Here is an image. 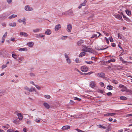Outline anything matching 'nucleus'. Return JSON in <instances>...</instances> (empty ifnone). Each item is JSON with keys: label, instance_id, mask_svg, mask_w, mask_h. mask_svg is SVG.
<instances>
[{"label": "nucleus", "instance_id": "nucleus-61", "mask_svg": "<svg viewBox=\"0 0 132 132\" xmlns=\"http://www.w3.org/2000/svg\"><path fill=\"white\" fill-rule=\"evenodd\" d=\"M78 132H83V131H82L80 129H75Z\"/></svg>", "mask_w": 132, "mask_h": 132}, {"label": "nucleus", "instance_id": "nucleus-52", "mask_svg": "<svg viewBox=\"0 0 132 132\" xmlns=\"http://www.w3.org/2000/svg\"><path fill=\"white\" fill-rule=\"evenodd\" d=\"M98 92L100 93L101 94H102L103 93V90L101 89H98Z\"/></svg>", "mask_w": 132, "mask_h": 132}, {"label": "nucleus", "instance_id": "nucleus-62", "mask_svg": "<svg viewBox=\"0 0 132 132\" xmlns=\"http://www.w3.org/2000/svg\"><path fill=\"white\" fill-rule=\"evenodd\" d=\"M100 85H101V86L102 87H103L104 86V83L102 82H101L100 83Z\"/></svg>", "mask_w": 132, "mask_h": 132}, {"label": "nucleus", "instance_id": "nucleus-7", "mask_svg": "<svg viewBox=\"0 0 132 132\" xmlns=\"http://www.w3.org/2000/svg\"><path fill=\"white\" fill-rule=\"evenodd\" d=\"M97 76L99 77L103 78L105 77V74L102 72L98 73L97 74Z\"/></svg>", "mask_w": 132, "mask_h": 132}, {"label": "nucleus", "instance_id": "nucleus-54", "mask_svg": "<svg viewBox=\"0 0 132 132\" xmlns=\"http://www.w3.org/2000/svg\"><path fill=\"white\" fill-rule=\"evenodd\" d=\"M109 40H110V41L111 42H113V39L112 38V37H109Z\"/></svg>", "mask_w": 132, "mask_h": 132}, {"label": "nucleus", "instance_id": "nucleus-33", "mask_svg": "<svg viewBox=\"0 0 132 132\" xmlns=\"http://www.w3.org/2000/svg\"><path fill=\"white\" fill-rule=\"evenodd\" d=\"M86 2L87 1L86 0H85L83 3L81 4H80L82 6H85L86 5Z\"/></svg>", "mask_w": 132, "mask_h": 132}, {"label": "nucleus", "instance_id": "nucleus-60", "mask_svg": "<svg viewBox=\"0 0 132 132\" xmlns=\"http://www.w3.org/2000/svg\"><path fill=\"white\" fill-rule=\"evenodd\" d=\"M105 38L106 40V42L108 43L109 44V41L108 39L106 37H105Z\"/></svg>", "mask_w": 132, "mask_h": 132}, {"label": "nucleus", "instance_id": "nucleus-24", "mask_svg": "<svg viewBox=\"0 0 132 132\" xmlns=\"http://www.w3.org/2000/svg\"><path fill=\"white\" fill-rule=\"evenodd\" d=\"M16 16H17V15L13 14V15H12L11 16H9V19H10L12 18L16 17Z\"/></svg>", "mask_w": 132, "mask_h": 132}, {"label": "nucleus", "instance_id": "nucleus-3", "mask_svg": "<svg viewBox=\"0 0 132 132\" xmlns=\"http://www.w3.org/2000/svg\"><path fill=\"white\" fill-rule=\"evenodd\" d=\"M24 9L25 10L29 11L33 10V8L29 5H27L25 6Z\"/></svg>", "mask_w": 132, "mask_h": 132}, {"label": "nucleus", "instance_id": "nucleus-26", "mask_svg": "<svg viewBox=\"0 0 132 132\" xmlns=\"http://www.w3.org/2000/svg\"><path fill=\"white\" fill-rule=\"evenodd\" d=\"M16 23L15 22L11 23L9 24L10 26L12 27H15L16 26Z\"/></svg>", "mask_w": 132, "mask_h": 132}, {"label": "nucleus", "instance_id": "nucleus-36", "mask_svg": "<svg viewBox=\"0 0 132 132\" xmlns=\"http://www.w3.org/2000/svg\"><path fill=\"white\" fill-rule=\"evenodd\" d=\"M44 97L47 99H50L51 98L50 96L48 95H45Z\"/></svg>", "mask_w": 132, "mask_h": 132}, {"label": "nucleus", "instance_id": "nucleus-17", "mask_svg": "<svg viewBox=\"0 0 132 132\" xmlns=\"http://www.w3.org/2000/svg\"><path fill=\"white\" fill-rule=\"evenodd\" d=\"M51 33V30L50 29H47L45 32V34L46 35H50Z\"/></svg>", "mask_w": 132, "mask_h": 132}, {"label": "nucleus", "instance_id": "nucleus-46", "mask_svg": "<svg viewBox=\"0 0 132 132\" xmlns=\"http://www.w3.org/2000/svg\"><path fill=\"white\" fill-rule=\"evenodd\" d=\"M3 127L4 128H6L7 129H8L9 127V125L8 124H7L6 126H4Z\"/></svg>", "mask_w": 132, "mask_h": 132}, {"label": "nucleus", "instance_id": "nucleus-48", "mask_svg": "<svg viewBox=\"0 0 132 132\" xmlns=\"http://www.w3.org/2000/svg\"><path fill=\"white\" fill-rule=\"evenodd\" d=\"M74 99L76 100L80 101L81 100V99L78 98L77 97H75L74 98Z\"/></svg>", "mask_w": 132, "mask_h": 132}, {"label": "nucleus", "instance_id": "nucleus-10", "mask_svg": "<svg viewBox=\"0 0 132 132\" xmlns=\"http://www.w3.org/2000/svg\"><path fill=\"white\" fill-rule=\"evenodd\" d=\"M61 27V25L59 24H57L56 25L55 28V31H57Z\"/></svg>", "mask_w": 132, "mask_h": 132}, {"label": "nucleus", "instance_id": "nucleus-53", "mask_svg": "<svg viewBox=\"0 0 132 132\" xmlns=\"http://www.w3.org/2000/svg\"><path fill=\"white\" fill-rule=\"evenodd\" d=\"M30 75L31 77H34L35 76V75L33 73H30Z\"/></svg>", "mask_w": 132, "mask_h": 132}, {"label": "nucleus", "instance_id": "nucleus-37", "mask_svg": "<svg viewBox=\"0 0 132 132\" xmlns=\"http://www.w3.org/2000/svg\"><path fill=\"white\" fill-rule=\"evenodd\" d=\"M108 48V47H105V48L103 47L102 48H97V49H96V50H98V51H99L100 50H105V49L107 48Z\"/></svg>", "mask_w": 132, "mask_h": 132}, {"label": "nucleus", "instance_id": "nucleus-2", "mask_svg": "<svg viewBox=\"0 0 132 132\" xmlns=\"http://www.w3.org/2000/svg\"><path fill=\"white\" fill-rule=\"evenodd\" d=\"M64 56L66 59L67 62L68 64H70L71 63V60L69 58L68 55L66 53L64 54Z\"/></svg>", "mask_w": 132, "mask_h": 132}, {"label": "nucleus", "instance_id": "nucleus-9", "mask_svg": "<svg viewBox=\"0 0 132 132\" xmlns=\"http://www.w3.org/2000/svg\"><path fill=\"white\" fill-rule=\"evenodd\" d=\"M43 105L47 109H49L50 108V106L48 103L44 102L43 103Z\"/></svg>", "mask_w": 132, "mask_h": 132}, {"label": "nucleus", "instance_id": "nucleus-15", "mask_svg": "<svg viewBox=\"0 0 132 132\" xmlns=\"http://www.w3.org/2000/svg\"><path fill=\"white\" fill-rule=\"evenodd\" d=\"M20 35L23 36L25 37H27L28 36V34L25 32H20Z\"/></svg>", "mask_w": 132, "mask_h": 132}, {"label": "nucleus", "instance_id": "nucleus-51", "mask_svg": "<svg viewBox=\"0 0 132 132\" xmlns=\"http://www.w3.org/2000/svg\"><path fill=\"white\" fill-rule=\"evenodd\" d=\"M24 88L25 89L27 90L29 92L30 88L27 86H26L24 87Z\"/></svg>", "mask_w": 132, "mask_h": 132}, {"label": "nucleus", "instance_id": "nucleus-32", "mask_svg": "<svg viewBox=\"0 0 132 132\" xmlns=\"http://www.w3.org/2000/svg\"><path fill=\"white\" fill-rule=\"evenodd\" d=\"M120 99L122 100H127V98L125 96H121L120 97Z\"/></svg>", "mask_w": 132, "mask_h": 132}, {"label": "nucleus", "instance_id": "nucleus-4", "mask_svg": "<svg viewBox=\"0 0 132 132\" xmlns=\"http://www.w3.org/2000/svg\"><path fill=\"white\" fill-rule=\"evenodd\" d=\"M81 69L82 72H85L88 71V68L86 67L85 66H82Z\"/></svg>", "mask_w": 132, "mask_h": 132}, {"label": "nucleus", "instance_id": "nucleus-57", "mask_svg": "<svg viewBox=\"0 0 132 132\" xmlns=\"http://www.w3.org/2000/svg\"><path fill=\"white\" fill-rule=\"evenodd\" d=\"M107 95L109 96H110L112 95V93L110 92H109L108 93H107Z\"/></svg>", "mask_w": 132, "mask_h": 132}, {"label": "nucleus", "instance_id": "nucleus-41", "mask_svg": "<svg viewBox=\"0 0 132 132\" xmlns=\"http://www.w3.org/2000/svg\"><path fill=\"white\" fill-rule=\"evenodd\" d=\"M85 62L88 64H92V63H93V62L92 61H85Z\"/></svg>", "mask_w": 132, "mask_h": 132}, {"label": "nucleus", "instance_id": "nucleus-64", "mask_svg": "<svg viewBox=\"0 0 132 132\" xmlns=\"http://www.w3.org/2000/svg\"><path fill=\"white\" fill-rule=\"evenodd\" d=\"M111 45L113 47H115L116 46V44L114 43H111Z\"/></svg>", "mask_w": 132, "mask_h": 132}, {"label": "nucleus", "instance_id": "nucleus-5", "mask_svg": "<svg viewBox=\"0 0 132 132\" xmlns=\"http://www.w3.org/2000/svg\"><path fill=\"white\" fill-rule=\"evenodd\" d=\"M72 28V26L70 24H68L67 25V30L69 32H71Z\"/></svg>", "mask_w": 132, "mask_h": 132}, {"label": "nucleus", "instance_id": "nucleus-63", "mask_svg": "<svg viewBox=\"0 0 132 132\" xmlns=\"http://www.w3.org/2000/svg\"><path fill=\"white\" fill-rule=\"evenodd\" d=\"M2 26H5L6 24V23L5 22H4V23H2Z\"/></svg>", "mask_w": 132, "mask_h": 132}, {"label": "nucleus", "instance_id": "nucleus-13", "mask_svg": "<svg viewBox=\"0 0 132 132\" xmlns=\"http://www.w3.org/2000/svg\"><path fill=\"white\" fill-rule=\"evenodd\" d=\"M17 116L18 119L20 120H21L23 118V116L22 115L21 113H19L17 114Z\"/></svg>", "mask_w": 132, "mask_h": 132}, {"label": "nucleus", "instance_id": "nucleus-19", "mask_svg": "<svg viewBox=\"0 0 132 132\" xmlns=\"http://www.w3.org/2000/svg\"><path fill=\"white\" fill-rule=\"evenodd\" d=\"M123 18L125 20H126V21H127L128 22H131L130 20L127 17H126V16H125L124 15H123Z\"/></svg>", "mask_w": 132, "mask_h": 132}, {"label": "nucleus", "instance_id": "nucleus-43", "mask_svg": "<svg viewBox=\"0 0 132 132\" xmlns=\"http://www.w3.org/2000/svg\"><path fill=\"white\" fill-rule=\"evenodd\" d=\"M119 87H120L122 88H125V87L123 85H122L121 84H120Z\"/></svg>", "mask_w": 132, "mask_h": 132}, {"label": "nucleus", "instance_id": "nucleus-22", "mask_svg": "<svg viewBox=\"0 0 132 132\" xmlns=\"http://www.w3.org/2000/svg\"><path fill=\"white\" fill-rule=\"evenodd\" d=\"M45 36L44 35H42L40 34H39L37 35L36 37L37 38L41 37L42 38Z\"/></svg>", "mask_w": 132, "mask_h": 132}, {"label": "nucleus", "instance_id": "nucleus-11", "mask_svg": "<svg viewBox=\"0 0 132 132\" xmlns=\"http://www.w3.org/2000/svg\"><path fill=\"white\" fill-rule=\"evenodd\" d=\"M84 43L83 40H80L77 43V44L78 46L81 45Z\"/></svg>", "mask_w": 132, "mask_h": 132}, {"label": "nucleus", "instance_id": "nucleus-40", "mask_svg": "<svg viewBox=\"0 0 132 132\" xmlns=\"http://www.w3.org/2000/svg\"><path fill=\"white\" fill-rule=\"evenodd\" d=\"M118 37L119 38H120V39H122V34H120V33H118Z\"/></svg>", "mask_w": 132, "mask_h": 132}, {"label": "nucleus", "instance_id": "nucleus-29", "mask_svg": "<svg viewBox=\"0 0 132 132\" xmlns=\"http://www.w3.org/2000/svg\"><path fill=\"white\" fill-rule=\"evenodd\" d=\"M126 14L128 15H130L131 13V11L128 10H126Z\"/></svg>", "mask_w": 132, "mask_h": 132}, {"label": "nucleus", "instance_id": "nucleus-56", "mask_svg": "<svg viewBox=\"0 0 132 132\" xmlns=\"http://www.w3.org/2000/svg\"><path fill=\"white\" fill-rule=\"evenodd\" d=\"M7 66V65H3L2 67V69H3L5 68Z\"/></svg>", "mask_w": 132, "mask_h": 132}, {"label": "nucleus", "instance_id": "nucleus-31", "mask_svg": "<svg viewBox=\"0 0 132 132\" xmlns=\"http://www.w3.org/2000/svg\"><path fill=\"white\" fill-rule=\"evenodd\" d=\"M39 30L40 29L38 28L33 30V32H38L39 31Z\"/></svg>", "mask_w": 132, "mask_h": 132}, {"label": "nucleus", "instance_id": "nucleus-27", "mask_svg": "<svg viewBox=\"0 0 132 132\" xmlns=\"http://www.w3.org/2000/svg\"><path fill=\"white\" fill-rule=\"evenodd\" d=\"M116 18L119 19L120 20L122 19V16L119 14H118L115 15Z\"/></svg>", "mask_w": 132, "mask_h": 132}, {"label": "nucleus", "instance_id": "nucleus-14", "mask_svg": "<svg viewBox=\"0 0 132 132\" xmlns=\"http://www.w3.org/2000/svg\"><path fill=\"white\" fill-rule=\"evenodd\" d=\"M95 86V82L94 81H92L90 84V86L92 87L93 88Z\"/></svg>", "mask_w": 132, "mask_h": 132}, {"label": "nucleus", "instance_id": "nucleus-16", "mask_svg": "<svg viewBox=\"0 0 132 132\" xmlns=\"http://www.w3.org/2000/svg\"><path fill=\"white\" fill-rule=\"evenodd\" d=\"M18 50L20 51H27V49L26 48H19Z\"/></svg>", "mask_w": 132, "mask_h": 132}, {"label": "nucleus", "instance_id": "nucleus-18", "mask_svg": "<svg viewBox=\"0 0 132 132\" xmlns=\"http://www.w3.org/2000/svg\"><path fill=\"white\" fill-rule=\"evenodd\" d=\"M29 47H32L34 45V43L32 42H29L27 43Z\"/></svg>", "mask_w": 132, "mask_h": 132}, {"label": "nucleus", "instance_id": "nucleus-23", "mask_svg": "<svg viewBox=\"0 0 132 132\" xmlns=\"http://www.w3.org/2000/svg\"><path fill=\"white\" fill-rule=\"evenodd\" d=\"M68 12V15H73V11L71 10H70L68 11H67Z\"/></svg>", "mask_w": 132, "mask_h": 132}, {"label": "nucleus", "instance_id": "nucleus-50", "mask_svg": "<svg viewBox=\"0 0 132 132\" xmlns=\"http://www.w3.org/2000/svg\"><path fill=\"white\" fill-rule=\"evenodd\" d=\"M27 123L28 125H30L31 123V121L30 120H28L27 121Z\"/></svg>", "mask_w": 132, "mask_h": 132}, {"label": "nucleus", "instance_id": "nucleus-44", "mask_svg": "<svg viewBox=\"0 0 132 132\" xmlns=\"http://www.w3.org/2000/svg\"><path fill=\"white\" fill-rule=\"evenodd\" d=\"M68 12L67 11L66 12H63L62 13V15H68Z\"/></svg>", "mask_w": 132, "mask_h": 132}, {"label": "nucleus", "instance_id": "nucleus-12", "mask_svg": "<svg viewBox=\"0 0 132 132\" xmlns=\"http://www.w3.org/2000/svg\"><path fill=\"white\" fill-rule=\"evenodd\" d=\"M70 128V127L67 125L63 126L62 128V129L63 130H65L68 129Z\"/></svg>", "mask_w": 132, "mask_h": 132}, {"label": "nucleus", "instance_id": "nucleus-49", "mask_svg": "<svg viewBox=\"0 0 132 132\" xmlns=\"http://www.w3.org/2000/svg\"><path fill=\"white\" fill-rule=\"evenodd\" d=\"M112 82L115 84H117L118 83L117 81L116 80H112Z\"/></svg>", "mask_w": 132, "mask_h": 132}, {"label": "nucleus", "instance_id": "nucleus-55", "mask_svg": "<svg viewBox=\"0 0 132 132\" xmlns=\"http://www.w3.org/2000/svg\"><path fill=\"white\" fill-rule=\"evenodd\" d=\"M93 73V72H88V73H84V74L85 75H90L92 73Z\"/></svg>", "mask_w": 132, "mask_h": 132}, {"label": "nucleus", "instance_id": "nucleus-42", "mask_svg": "<svg viewBox=\"0 0 132 132\" xmlns=\"http://www.w3.org/2000/svg\"><path fill=\"white\" fill-rule=\"evenodd\" d=\"M35 121L37 122H40V119L39 118L35 119Z\"/></svg>", "mask_w": 132, "mask_h": 132}, {"label": "nucleus", "instance_id": "nucleus-1", "mask_svg": "<svg viewBox=\"0 0 132 132\" xmlns=\"http://www.w3.org/2000/svg\"><path fill=\"white\" fill-rule=\"evenodd\" d=\"M82 51L84 52H92V48H90L89 46H86L85 45H82Z\"/></svg>", "mask_w": 132, "mask_h": 132}, {"label": "nucleus", "instance_id": "nucleus-28", "mask_svg": "<svg viewBox=\"0 0 132 132\" xmlns=\"http://www.w3.org/2000/svg\"><path fill=\"white\" fill-rule=\"evenodd\" d=\"M113 86L111 85H108L107 87V89L109 90H111L112 89Z\"/></svg>", "mask_w": 132, "mask_h": 132}, {"label": "nucleus", "instance_id": "nucleus-45", "mask_svg": "<svg viewBox=\"0 0 132 132\" xmlns=\"http://www.w3.org/2000/svg\"><path fill=\"white\" fill-rule=\"evenodd\" d=\"M67 38V36H62L61 37L62 39V40H64L66 38Z\"/></svg>", "mask_w": 132, "mask_h": 132}, {"label": "nucleus", "instance_id": "nucleus-21", "mask_svg": "<svg viewBox=\"0 0 132 132\" xmlns=\"http://www.w3.org/2000/svg\"><path fill=\"white\" fill-rule=\"evenodd\" d=\"M115 61V60L114 59L112 58L110 60H108V61H107L106 62L107 63L108 62L109 63H110L111 62H114Z\"/></svg>", "mask_w": 132, "mask_h": 132}, {"label": "nucleus", "instance_id": "nucleus-35", "mask_svg": "<svg viewBox=\"0 0 132 132\" xmlns=\"http://www.w3.org/2000/svg\"><path fill=\"white\" fill-rule=\"evenodd\" d=\"M12 56L15 59H16L18 58V56L17 55L15 54H12Z\"/></svg>", "mask_w": 132, "mask_h": 132}, {"label": "nucleus", "instance_id": "nucleus-30", "mask_svg": "<svg viewBox=\"0 0 132 132\" xmlns=\"http://www.w3.org/2000/svg\"><path fill=\"white\" fill-rule=\"evenodd\" d=\"M9 15V14L8 13H6L4 14H3L2 16L3 17V18H5L7 17Z\"/></svg>", "mask_w": 132, "mask_h": 132}, {"label": "nucleus", "instance_id": "nucleus-8", "mask_svg": "<svg viewBox=\"0 0 132 132\" xmlns=\"http://www.w3.org/2000/svg\"><path fill=\"white\" fill-rule=\"evenodd\" d=\"M116 114L115 113H109L105 114H104V116H112L115 115Z\"/></svg>", "mask_w": 132, "mask_h": 132}, {"label": "nucleus", "instance_id": "nucleus-25", "mask_svg": "<svg viewBox=\"0 0 132 132\" xmlns=\"http://www.w3.org/2000/svg\"><path fill=\"white\" fill-rule=\"evenodd\" d=\"M36 91V89L35 88L33 87H31L30 89L29 92H32L33 91Z\"/></svg>", "mask_w": 132, "mask_h": 132}, {"label": "nucleus", "instance_id": "nucleus-6", "mask_svg": "<svg viewBox=\"0 0 132 132\" xmlns=\"http://www.w3.org/2000/svg\"><path fill=\"white\" fill-rule=\"evenodd\" d=\"M26 20L25 18H23L22 20H21L19 19L18 20V21L20 22H22L23 24H26Z\"/></svg>", "mask_w": 132, "mask_h": 132}, {"label": "nucleus", "instance_id": "nucleus-34", "mask_svg": "<svg viewBox=\"0 0 132 132\" xmlns=\"http://www.w3.org/2000/svg\"><path fill=\"white\" fill-rule=\"evenodd\" d=\"M97 35V34H93L92 36L91 37L92 38H93L95 37H96V38H97V37H98Z\"/></svg>", "mask_w": 132, "mask_h": 132}, {"label": "nucleus", "instance_id": "nucleus-47", "mask_svg": "<svg viewBox=\"0 0 132 132\" xmlns=\"http://www.w3.org/2000/svg\"><path fill=\"white\" fill-rule=\"evenodd\" d=\"M7 32H6L5 34L3 35L2 38H5L7 36Z\"/></svg>", "mask_w": 132, "mask_h": 132}, {"label": "nucleus", "instance_id": "nucleus-59", "mask_svg": "<svg viewBox=\"0 0 132 132\" xmlns=\"http://www.w3.org/2000/svg\"><path fill=\"white\" fill-rule=\"evenodd\" d=\"M7 1V2L9 4H10L12 2V0H6Z\"/></svg>", "mask_w": 132, "mask_h": 132}, {"label": "nucleus", "instance_id": "nucleus-58", "mask_svg": "<svg viewBox=\"0 0 132 132\" xmlns=\"http://www.w3.org/2000/svg\"><path fill=\"white\" fill-rule=\"evenodd\" d=\"M13 130H12V129H9L7 131V132H13Z\"/></svg>", "mask_w": 132, "mask_h": 132}, {"label": "nucleus", "instance_id": "nucleus-20", "mask_svg": "<svg viewBox=\"0 0 132 132\" xmlns=\"http://www.w3.org/2000/svg\"><path fill=\"white\" fill-rule=\"evenodd\" d=\"M86 54V53L85 52H81L79 55V57H81L83 56H85Z\"/></svg>", "mask_w": 132, "mask_h": 132}, {"label": "nucleus", "instance_id": "nucleus-39", "mask_svg": "<svg viewBox=\"0 0 132 132\" xmlns=\"http://www.w3.org/2000/svg\"><path fill=\"white\" fill-rule=\"evenodd\" d=\"M34 86L37 88V89L38 90H40V87L38 85H34Z\"/></svg>", "mask_w": 132, "mask_h": 132}, {"label": "nucleus", "instance_id": "nucleus-38", "mask_svg": "<svg viewBox=\"0 0 132 132\" xmlns=\"http://www.w3.org/2000/svg\"><path fill=\"white\" fill-rule=\"evenodd\" d=\"M24 57H23L21 56L20 57H19L18 60H20L21 61H23L24 60Z\"/></svg>", "mask_w": 132, "mask_h": 132}]
</instances>
